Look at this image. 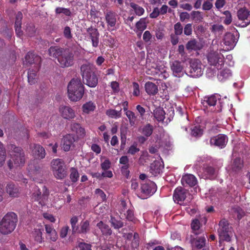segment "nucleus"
<instances>
[{"instance_id":"nucleus-1","label":"nucleus","mask_w":250,"mask_h":250,"mask_svg":"<svg viewBox=\"0 0 250 250\" xmlns=\"http://www.w3.org/2000/svg\"><path fill=\"white\" fill-rule=\"evenodd\" d=\"M8 148L11 157L7 162V166L9 169H12L14 167L23 166L25 162V158L22 148L17 146L14 144H10Z\"/></svg>"},{"instance_id":"nucleus-2","label":"nucleus","mask_w":250,"mask_h":250,"mask_svg":"<svg viewBox=\"0 0 250 250\" xmlns=\"http://www.w3.org/2000/svg\"><path fill=\"white\" fill-rule=\"evenodd\" d=\"M68 97L71 101H79L82 98L84 92V87L79 78H73L67 85Z\"/></svg>"},{"instance_id":"nucleus-3","label":"nucleus","mask_w":250,"mask_h":250,"mask_svg":"<svg viewBox=\"0 0 250 250\" xmlns=\"http://www.w3.org/2000/svg\"><path fill=\"white\" fill-rule=\"evenodd\" d=\"M18 221V216L14 212H9L0 222V232L3 235H8L14 230Z\"/></svg>"},{"instance_id":"nucleus-4","label":"nucleus","mask_w":250,"mask_h":250,"mask_svg":"<svg viewBox=\"0 0 250 250\" xmlns=\"http://www.w3.org/2000/svg\"><path fill=\"white\" fill-rule=\"evenodd\" d=\"M80 70L83 83L89 87H95L98 83V78L92 66L89 64H83Z\"/></svg>"},{"instance_id":"nucleus-5","label":"nucleus","mask_w":250,"mask_h":250,"mask_svg":"<svg viewBox=\"0 0 250 250\" xmlns=\"http://www.w3.org/2000/svg\"><path fill=\"white\" fill-rule=\"evenodd\" d=\"M218 233L219 246L222 247L223 242H230L232 239V228L229 226V221L223 219L218 224Z\"/></svg>"},{"instance_id":"nucleus-6","label":"nucleus","mask_w":250,"mask_h":250,"mask_svg":"<svg viewBox=\"0 0 250 250\" xmlns=\"http://www.w3.org/2000/svg\"><path fill=\"white\" fill-rule=\"evenodd\" d=\"M51 169L55 177L57 179H63L67 175L66 167L61 159H54L51 162Z\"/></svg>"},{"instance_id":"nucleus-7","label":"nucleus","mask_w":250,"mask_h":250,"mask_svg":"<svg viewBox=\"0 0 250 250\" xmlns=\"http://www.w3.org/2000/svg\"><path fill=\"white\" fill-rule=\"evenodd\" d=\"M49 193V190L45 186H43L42 193L38 187H35L31 198L33 201L38 202L40 205L43 206L46 204Z\"/></svg>"},{"instance_id":"nucleus-8","label":"nucleus","mask_w":250,"mask_h":250,"mask_svg":"<svg viewBox=\"0 0 250 250\" xmlns=\"http://www.w3.org/2000/svg\"><path fill=\"white\" fill-rule=\"evenodd\" d=\"M208 63L214 65L217 69H221L224 64V57L221 53L217 52H210L208 55Z\"/></svg>"},{"instance_id":"nucleus-9","label":"nucleus","mask_w":250,"mask_h":250,"mask_svg":"<svg viewBox=\"0 0 250 250\" xmlns=\"http://www.w3.org/2000/svg\"><path fill=\"white\" fill-rule=\"evenodd\" d=\"M74 55L69 49H63L62 55L59 58V62L62 67H68L73 63Z\"/></svg>"},{"instance_id":"nucleus-10","label":"nucleus","mask_w":250,"mask_h":250,"mask_svg":"<svg viewBox=\"0 0 250 250\" xmlns=\"http://www.w3.org/2000/svg\"><path fill=\"white\" fill-rule=\"evenodd\" d=\"M104 14L105 22L108 28L112 30H114L117 23L118 15L116 12L110 10H106Z\"/></svg>"},{"instance_id":"nucleus-11","label":"nucleus","mask_w":250,"mask_h":250,"mask_svg":"<svg viewBox=\"0 0 250 250\" xmlns=\"http://www.w3.org/2000/svg\"><path fill=\"white\" fill-rule=\"evenodd\" d=\"M189 194L188 190L182 188V187H178L174 191L173 198L175 202L181 204V202L185 201Z\"/></svg>"},{"instance_id":"nucleus-12","label":"nucleus","mask_w":250,"mask_h":250,"mask_svg":"<svg viewBox=\"0 0 250 250\" xmlns=\"http://www.w3.org/2000/svg\"><path fill=\"white\" fill-rule=\"evenodd\" d=\"M189 72L191 77H196L202 76L203 71L201 64L198 60L191 61Z\"/></svg>"},{"instance_id":"nucleus-13","label":"nucleus","mask_w":250,"mask_h":250,"mask_svg":"<svg viewBox=\"0 0 250 250\" xmlns=\"http://www.w3.org/2000/svg\"><path fill=\"white\" fill-rule=\"evenodd\" d=\"M228 138L227 136L223 135V134H219L218 135L212 137L210 140V144L211 145H214L220 148H224L225 147Z\"/></svg>"},{"instance_id":"nucleus-14","label":"nucleus","mask_w":250,"mask_h":250,"mask_svg":"<svg viewBox=\"0 0 250 250\" xmlns=\"http://www.w3.org/2000/svg\"><path fill=\"white\" fill-rule=\"evenodd\" d=\"M157 187L154 182L151 181L146 182L141 186V192L146 196L152 195L156 192Z\"/></svg>"},{"instance_id":"nucleus-15","label":"nucleus","mask_w":250,"mask_h":250,"mask_svg":"<svg viewBox=\"0 0 250 250\" xmlns=\"http://www.w3.org/2000/svg\"><path fill=\"white\" fill-rule=\"evenodd\" d=\"M237 16L239 20L244 21V23L242 26H247L250 23V11L246 7L239 9L237 11Z\"/></svg>"},{"instance_id":"nucleus-16","label":"nucleus","mask_w":250,"mask_h":250,"mask_svg":"<svg viewBox=\"0 0 250 250\" xmlns=\"http://www.w3.org/2000/svg\"><path fill=\"white\" fill-rule=\"evenodd\" d=\"M6 190L10 197H17L20 194V187L13 182H10L7 183Z\"/></svg>"},{"instance_id":"nucleus-17","label":"nucleus","mask_w":250,"mask_h":250,"mask_svg":"<svg viewBox=\"0 0 250 250\" xmlns=\"http://www.w3.org/2000/svg\"><path fill=\"white\" fill-rule=\"evenodd\" d=\"M221 99V96L219 94H215L211 95L206 96L202 100V103L204 106L208 107L215 106L218 100Z\"/></svg>"},{"instance_id":"nucleus-18","label":"nucleus","mask_w":250,"mask_h":250,"mask_svg":"<svg viewBox=\"0 0 250 250\" xmlns=\"http://www.w3.org/2000/svg\"><path fill=\"white\" fill-rule=\"evenodd\" d=\"M87 32L91 40L93 47H97L99 44L98 30L96 28H93L92 26H90L87 29Z\"/></svg>"},{"instance_id":"nucleus-19","label":"nucleus","mask_w":250,"mask_h":250,"mask_svg":"<svg viewBox=\"0 0 250 250\" xmlns=\"http://www.w3.org/2000/svg\"><path fill=\"white\" fill-rule=\"evenodd\" d=\"M237 35V33L235 34L231 33L225 34L224 38V44L229 46L230 49L233 48L238 41Z\"/></svg>"},{"instance_id":"nucleus-20","label":"nucleus","mask_w":250,"mask_h":250,"mask_svg":"<svg viewBox=\"0 0 250 250\" xmlns=\"http://www.w3.org/2000/svg\"><path fill=\"white\" fill-rule=\"evenodd\" d=\"M182 185L184 186L193 187L197 183V179L195 175L187 174L183 175L181 179Z\"/></svg>"},{"instance_id":"nucleus-21","label":"nucleus","mask_w":250,"mask_h":250,"mask_svg":"<svg viewBox=\"0 0 250 250\" xmlns=\"http://www.w3.org/2000/svg\"><path fill=\"white\" fill-rule=\"evenodd\" d=\"M61 116L66 120H71L75 117L74 111L69 106H61L60 107Z\"/></svg>"},{"instance_id":"nucleus-22","label":"nucleus","mask_w":250,"mask_h":250,"mask_svg":"<svg viewBox=\"0 0 250 250\" xmlns=\"http://www.w3.org/2000/svg\"><path fill=\"white\" fill-rule=\"evenodd\" d=\"M63 150L65 151H69L70 148L75 141V136L71 134H67L63 138Z\"/></svg>"},{"instance_id":"nucleus-23","label":"nucleus","mask_w":250,"mask_h":250,"mask_svg":"<svg viewBox=\"0 0 250 250\" xmlns=\"http://www.w3.org/2000/svg\"><path fill=\"white\" fill-rule=\"evenodd\" d=\"M203 174L205 178L214 179L217 175V171L215 167L210 166H205L203 169Z\"/></svg>"},{"instance_id":"nucleus-24","label":"nucleus","mask_w":250,"mask_h":250,"mask_svg":"<svg viewBox=\"0 0 250 250\" xmlns=\"http://www.w3.org/2000/svg\"><path fill=\"white\" fill-rule=\"evenodd\" d=\"M25 62L26 63L29 64H36L37 65H40L41 63V57L39 56L35 55L33 52H29L25 57Z\"/></svg>"},{"instance_id":"nucleus-25","label":"nucleus","mask_w":250,"mask_h":250,"mask_svg":"<svg viewBox=\"0 0 250 250\" xmlns=\"http://www.w3.org/2000/svg\"><path fill=\"white\" fill-rule=\"evenodd\" d=\"M190 243L193 248L201 249L206 245V238L204 236L196 238H191Z\"/></svg>"},{"instance_id":"nucleus-26","label":"nucleus","mask_w":250,"mask_h":250,"mask_svg":"<svg viewBox=\"0 0 250 250\" xmlns=\"http://www.w3.org/2000/svg\"><path fill=\"white\" fill-rule=\"evenodd\" d=\"M154 118L159 122L164 123L166 118L165 111L162 107L158 106L153 110L152 112Z\"/></svg>"},{"instance_id":"nucleus-27","label":"nucleus","mask_w":250,"mask_h":250,"mask_svg":"<svg viewBox=\"0 0 250 250\" xmlns=\"http://www.w3.org/2000/svg\"><path fill=\"white\" fill-rule=\"evenodd\" d=\"M40 65H37L35 68H29L28 72V82L30 84H33L37 82V73L39 70Z\"/></svg>"},{"instance_id":"nucleus-28","label":"nucleus","mask_w":250,"mask_h":250,"mask_svg":"<svg viewBox=\"0 0 250 250\" xmlns=\"http://www.w3.org/2000/svg\"><path fill=\"white\" fill-rule=\"evenodd\" d=\"M33 152L35 157L38 159H43L46 155L44 147L38 144L34 145Z\"/></svg>"},{"instance_id":"nucleus-29","label":"nucleus","mask_w":250,"mask_h":250,"mask_svg":"<svg viewBox=\"0 0 250 250\" xmlns=\"http://www.w3.org/2000/svg\"><path fill=\"white\" fill-rule=\"evenodd\" d=\"M186 48L188 50H199L202 48V46L196 39H192L186 44Z\"/></svg>"},{"instance_id":"nucleus-30","label":"nucleus","mask_w":250,"mask_h":250,"mask_svg":"<svg viewBox=\"0 0 250 250\" xmlns=\"http://www.w3.org/2000/svg\"><path fill=\"white\" fill-rule=\"evenodd\" d=\"M97 227L100 229L103 235L109 236L112 234V230L110 227L108 225L104 223L102 221L97 224Z\"/></svg>"},{"instance_id":"nucleus-31","label":"nucleus","mask_w":250,"mask_h":250,"mask_svg":"<svg viewBox=\"0 0 250 250\" xmlns=\"http://www.w3.org/2000/svg\"><path fill=\"white\" fill-rule=\"evenodd\" d=\"M171 69L175 76L179 77L182 72L183 66L180 62L174 61L172 62L170 65Z\"/></svg>"},{"instance_id":"nucleus-32","label":"nucleus","mask_w":250,"mask_h":250,"mask_svg":"<svg viewBox=\"0 0 250 250\" xmlns=\"http://www.w3.org/2000/svg\"><path fill=\"white\" fill-rule=\"evenodd\" d=\"M63 48L58 47V46H52L48 50L49 56L56 58L59 61V57L62 55Z\"/></svg>"},{"instance_id":"nucleus-33","label":"nucleus","mask_w":250,"mask_h":250,"mask_svg":"<svg viewBox=\"0 0 250 250\" xmlns=\"http://www.w3.org/2000/svg\"><path fill=\"white\" fill-rule=\"evenodd\" d=\"M90 230V227L89 220H82L79 225L78 234H86Z\"/></svg>"},{"instance_id":"nucleus-34","label":"nucleus","mask_w":250,"mask_h":250,"mask_svg":"<svg viewBox=\"0 0 250 250\" xmlns=\"http://www.w3.org/2000/svg\"><path fill=\"white\" fill-rule=\"evenodd\" d=\"M146 91L148 95H155L158 91V87L156 84L152 82H147L145 84Z\"/></svg>"},{"instance_id":"nucleus-35","label":"nucleus","mask_w":250,"mask_h":250,"mask_svg":"<svg viewBox=\"0 0 250 250\" xmlns=\"http://www.w3.org/2000/svg\"><path fill=\"white\" fill-rule=\"evenodd\" d=\"M70 129L72 132H76L78 136H83L85 134V130L82 127L80 124L73 122L70 125Z\"/></svg>"},{"instance_id":"nucleus-36","label":"nucleus","mask_w":250,"mask_h":250,"mask_svg":"<svg viewBox=\"0 0 250 250\" xmlns=\"http://www.w3.org/2000/svg\"><path fill=\"white\" fill-rule=\"evenodd\" d=\"M201 224L198 219H194L192 220L191 223V228L192 231L195 235H199L201 234L202 230H200Z\"/></svg>"},{"instance_id":"nucleus-37","label":"nucleus","mask_w":250,"mask_h":250,"mask_svg":"<svg viewBox=\"0 0 250 250\" xmlns=\"http://www.w3.org/2000/svg\"><path fill=\"white\" fill-rule=\"evenodd\" d=\"M123 110L125 112L126 116L128 118L129 124L131 125H134L137 118L135 114L132 111L128 110L126 107H124Z\"/></svg>"},{"instance_id":"nucleus-38","label":"nucleus","mask_w":250,"mask_h":250,"mask_svg":"<svg viewBox=\"0 0 250 250\" xmlns=\"http://www.w3.org/2000/svg\"><path fill=\"white\" fill-rule=\"evenodd\" d=\"M79 221L78 217L77 216H73L70 219V223L72 228V234L77 233L78 234L79 228L78 223Z\"/></svg>"},{"instance_id":"nucleus-39","label":"nucleus","mask_w":250,"mask_h":250,"mask_svg":"<svg viewBox=\"0 0 250 250\" xmlns=\"http://www.w3.org/2000/svg\"><path fill=\"white\" fill-rule=\"evenodd\" d=\"M105 114L109 118L117 119L122 116V109L117 110L113 109H107L105 111Z\"/></svg>"},{"instance_id":"nucleus-40","label":"nucleus","mask_w":250,"mask_h":250,"mask_svg":"<svg viewBox=\"0 0 250 250\" xmlns=\"http://www.w3.org/2000/svg\"><path fill=\"white\" fill-rule=\"evenodd\" d=\"M243 166V160L240 158H236L233 160L232 165V169L235 172L239 171L242 170Z\"/></svg>"},{"instance_id":"nucleus-41","label":"nucleus","mask_w":250,"mask_h":250,"mask_svg":"<svg viewBox=\"0 0 250 250\" xmlns=\"http://www.w3.org/2000/svg\"><path fill=\"white\" fill-rule=\"evenodd\" d=\"M231 76V73L229 68H225L222 69L218 74V80L222 82Z\"/></svg>"},{"instance_id":"nucleus-42","label":"nucleus","mask_w":250,"mask_h":250,"mask_svg":"<svg viewBox=\"0 0 250 250\" xmlns=\"http://www.w3.org/2000/svg\"><path fill=\"white\" fill-rule=\"evenodd\" d=\"M109 222L111 223V226L115 229H119L124 226V223L122 220L117 219L113 216H110Z\"/></svg>"},{"instance_id":"nucleus-43","label":"nucleus","mask_w":250,"mask_h":250,"mask_svg":"<svg viewBox=\"0 0 250 250\" xmlns=\"http://www.w3.org/2000/svg\"><path fill=\"white\" fill-rule=\"evenodd\" d=\"M69 178L73 183L76 182L80 177L79 172L76 167H72L70 169Z\"/></svg>"},{"instance_id":"nucleus-44","label":"nucleus","mask_w":250,"mask_h":250,"mask_svg":"<svg viewBox=\"0 0 250 250\" xmlns=\"http://www.w3.org/2000/svg\"><path fill=\"white\" fill-rule=\"evenodd\" d=\"M153 127L152 125L147 124H146L142 128V133L147 138L150 136L153 133Z\"/></svg>"},{"instance_id":"nucleus-45","label":"nucleus","mask_w":250,"mask_h":250,"mask_svg":"<svg viewBox=\"0 0 250 250\" xmlns=\"http://www.w3.org/2000/svg\"><path fill=\"white\" fill-rule=\"evenodd\" d=\"M6 158V152L3 145L0 141V167L3 166Z\"/></svg>"},{"instance_id":"nucleus-46","label":"nucleus","mask_w":250,"mask_h":250,"mask_svg":"<svg viewBox=\"0 0 250 250\" xmlns=\"http://www.w3.org/2000/svg\"><path fill=\"white\" fill-rule=\"evenodd\" d=\"M130 6L133 9L136 15L141 16L144 14V8L143 7L140 6L138 4L131 2L130 3Z\"/></svg>"},{"instance_id":"nucleus-47","label":"nucleus","mask_w":250,"mask_h":250,"mask_svg":"<svg viewBox=\"0 0 250 250\" xmlns=\"http://www.w3.org/2000/svg\"><path fill=\"white\" fill-rule=\"evenodd\" d=\"M146 18H141L139 21L136 23V27L139 31H141L140 35L143 31L146 29Z\"/></svg>"},{"instance_id":"nucleus-48","label":"nucleus","mask_w":250,"mask_h":250,"mask_svg":"<svg viewBox=\"0 0 250 250\" xmlns=\"http://www.w3.org/2000/svg\"><path fill=\"white\" fill-rule=\"evenodd\" d=\"M83 112L86 113H89L90 111H93L96 108V106L93 102H89L84 104L82 106Z\"/></svg>"},{"instance_id":"nucleus-49","label":"nucleus","mask_w":250,"mask_h":250,"mask_svg":"<svg viewBox=\"0 0 250 250\" xmlns=\"http://www.w3.org/2000/svg\"><path fill=\"white\" fill-rule=\"evenodd\" d=\"M125 215V219L129 221H131L134 224L138 221L136 217H135L134 212L131 209H127Z\"/></svg>"},{"instance_id":"nucleus-50","label":"nucleus","mask_w":250,"mask_h":250,"mask_svg":"<svg viewBox=\"0 0 250 250\" xmlns=\"http://www.w3.org/2000/svg\"><path fill=\"white\" fill-rule=\"evenodd\" d=\"M26 33L29 37H32L36 33V29L35 26L33 23L27 24L26 28Z\"/></svg>"},{"instance_id":"nucleus-51","label":"nucleus","mask_w":250,"mask_h":250,"mask_svg":"<svg viewBox=\"0 0 250 250\" xmlns=\"http://www.w3.org/2000/svg\"><path fill=\"white\" fill-rule=\"evenodd\" d=\"M210 30L214 34H222L224 30V27L222 25L214 24L210 27Z\"/></svg>"},{"instance_id":"nucleus-52","label":"nucleus","mask_w":250,"mask_h":250,"mask_svg":"<svg viewBox=\"0 0 250 250\" xmlns=\"http://www.w3.org/2000/svg\"><path fill=\"white\" fill-rule=\"evenodd\" d=\"M29 168L31 173L35 175H38L41 176L42 175V170L40 166L36 165L33 167L32 169V166L29 165Z\"/></svg>"},{"instance_id":"nucleus-53","label":"nucleus","mask_w":250,"mask_h":250,"mask_svg":"<svg viewBox=\"0 0 250 250\" xmlns=\"http://www.w3.org/2000/svg\"><path fill=\"white\" fill-rule=\"evenodd\" d=\"M33 235L35 237V240L39 243H41L43 242V238H42V231L38 229H37L35 230Z\"/></svg>"},{"instance_id":"nucleus-54","label":"nucleus","mask_w":250,"mask_h":250,"mask_svg":"<svg viewBox=\"0 0 250 250\" xmlns=\"http://www.w3.org/2000/svg\"><path fill=\"white\" fill-rule=\"evenodd\" d=\"M191 133L193 136H201L203 133V129L201 128L200 125H195L192 128H191Z\"/></svg>"},{"instance_id":"nucleus-55","label":"nucleus","mask_w":250,"mask_h":250,"mask_svg":"<svg viewBox=\"0 0 250 250\" xmlns=\"http://www.w3.org/2000/svg\"><path fill=\"white\" fill-rule=\"evenodd\" d=\"M191 18L196 21H202L203 17L201 12L199 11H193L191 13Z\"/></svg>"},{"instance_id":"nucleus-56","label":"nucleus","mask_w":250,"mask_h":250,"mask_svg":"<svg viewBox=\"0 0 250 250\" xmlns=\"http://www.w3.org/2000/svg\"><path fill=\"white\" fill-rule=\"evenodd\" d=\"M174 34L178 36L181 35L183 33V27L181 22H178L174 25Z\"/></svg>"},{"instance_id":"nucleus-57","label":"nucleus","mask_w":250,"mask_h":250,"mask_svg":"<svg viewBox=\"0 0 250 250\" xmlns=\"http://www.w3.org/2000/svg\"><path fill=\"white\" fill-rule=\"evenodd\" d=\"M234 213L237 215L238 219L239 220L245 215V212L242 208L236 207L234 208Z\"/></svg>"},{"instance_id":"nucleus-58","label":"nucleus","mask_w":250,"mask_h":250,"mask_svg":"<svg viewBox=\"0 0 250 250\" xmlns=\"http://www.w3.org/2000/svg\"><path fill=\"white\" fill-rule=\"evenodd\" d=\"M63 35L66 39H71L73 38L71 29L69 26H66L64 27L63 31Z\"/></svg>"},{"instance_id":"nucleus-59","label":"nucleus","mask_w":250,"mask_h":250,"mask_svg":"<svg viewBox=\"0 0 250 250\" xmlns=\"http://www.w3.org/2000/svg\"><path fill=\"white\" fill-rule=\"evenodd\" d=\"M78 248L80 250H92L91 244L85 242H80L78 244Z\"/></svg>"},{"instance_id":"nucleus-60","label":"nucleus","mask_w":250,"mask_h":250,"mask_svg":"<svg viewBox=\"0 0 250 250\" xmlns=\"http://www.w3.org/2000/svg\"><path fill=\"white\" fill-rule=\"evenodd\" d=\"M224 14L226 16V18L224 21V23L226 25H229L232 22V16L229 11H225Z\"/></svg>"},{"instance_id":"nucleus-61","label":"nucleus","mask_w":250,"mask_h":250,"mask_svg":"<svg viewBox=\"0 0 250 250\" xmlns=\"http://www.w3.org/2000/svg\"><path fill=\"white\" fill-rule=\"evenodd\" d=\"M111 165L109 159H106L101 164V167L103 170H106L109 169Z\"/></svg>"},{"instance_id":"nucleus-62","label":"nucleus","mask_w":250,"mask_h":250,"mask_svg":"<svg viewBox=\"0 0 250 250\" xmlns=\"http://www.w3.org/2000/svg\"><path fill=\"white\" fill-rule=\"evenodd\" d=\"M183 31L186 35H191L192 34V23H187L183 28Z\"/></svg>"},{"instance_id":"nucleus-63","label":"nucleus","mask_w":250,"mask_h":250,"mask_svg":"<svg viewBox=\"0 0 250 250\" xmlns=\"http://www.w3.org/2000/svg\"><path fill=\"white\" fill-rule=\"evenodd\" d=\"M129 167V164H127L125 166H123L121 167V171L123 175H125L126 178H128L129 177V173L130 171L128 170V168Z\"/></svg>"},{"instance_id":"nucleus-64","label":"nucleus","mask_w":250,"mask_h":250,"mask_svg":"<svg viewBox=\"0 0 250 250\" xmlns=\"http://www.w3.org/2000/svg\"><path fill=\"white\" fill-rule=\"evenodd\" d=\"M133 92L132 94L135 96H138L140 95L139 85L136 82L132 83Z\"/></svg>"}]
</instances>
